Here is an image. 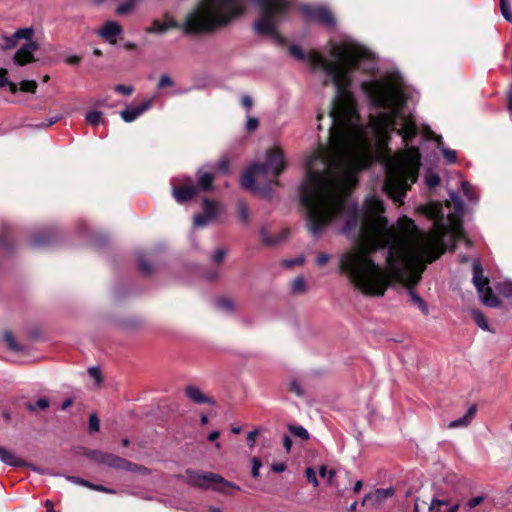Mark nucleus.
Returning a JSON list of instances; mask_svg holds the SVG:
<instances>
[{
  "mask_svg": "<svg viewBox=\"0 0 512 512\" xmlns=\"http://www.w3.org/2000/svg\"><path fill=\"white\" fill-rule=\"evenodd\" d=\"M291 56L306 61L313 70L325 75L324 85L332 83L335 95L327 116L328 145L320 144L305 160L306 175L299 189L300 203L339 186L357 184V172L365 169L376 148L385 167L384 191L395 202L403 203L421 166L420 150L410 146L419 134L414 115L406 105L414 91L399 72L363 80L360 89L370 110L365 125L350 91L353 73H373L377 60L366 47L351 38L330 45L329 60L319 52L304 53L298 45L289 46Z\"/></svg>",
  "mask_w": 512,
  "mask_h": 512,
  "instance_id": "nucleus-1",
  "label": "nucleus"
},
{
  "mask_svg": "<svg viewBox=\"0 0 512 512\" xmlns=\"http://www.w3.org/2000/svg\"><path fill=\"white\" fill-rule=\"evenodd\" d=\"M355 186L341 185L301 204L309 232L318 237L330 222L338 220L340 232L356 244L340 256L339 263L354 287L370 296H384L393 281L399 282L407 286L410 303L427 315V304L413 286L426 264L443 253L440 238L450 234L456 242L464 240L470 245L462 225L464 202L451 191L453 212L446 214L440 202L419 205L416 211L433 222L434 231L428 233L407 216L400 217L397 226L389 225L383 202L376 195L367 196L360 211L349 199Z\"/></svg>",
  "mask_w": 512,
  "mask_h": 512,
  "instance_id": "nucleus-2",
  "label": "nucleus"
},
{
  "mask_svg": "<svg viewBox=\"0 0 512 512\" xmlns=\"http://www.w3.org/2000/svg\"><path fill=\"white\" fill-rule=\"evenodd\" d=\"M259 7V17L253 27L259 35H270L277 41L283 38L277 26L287 18L291 4L286 0H252ZM246 0H200L182 24L165 15L166 29L182 28L186 34L197 35L214 32L229 25L246 11Z\"/></svg>",
  "mask_w": 512,
  "mask_h": 512,
  "instance_id": "nucleus-3",
  "label": "nucleus"
},
{
  "mask_svg": "<svg viewBox=\"0 0 512 512\" xmlns=\"http://www.w3.org/2000/svg\"><path fill=\"white\" fill-rule=\"evenodd\" d=\"M286 168L282 150L278 147L266 152L264 162H254L242 175L241 186L262 197H269L272 185H278V177Z\"/></svg>",
  "mask_w": 512,
  "mask_h": 512,
  "instance_id": "nucleus-4",
  "label": "nucleus"
},
{
  "mask_svg": "<svg viewBox=\"0 0 512 512\" xmlns=\"http://www.w3.org/2000/svg\"><path fill=\"white\" fill-rule=\"evenodd\" d=\"M197 177V182L186 175L171 179L172 195L179 204L191 200L200 191H208L212 188L214 176L211 172L205 170V167L197 171Z\"/></svg>",
  "mask_w": 512,
  "mask_h": 512,
  "instance_id": "nucleus-5",
  "label": "nucleus"
},
{
  "mask_svg": "<svg viewBox=\"0 0 512 512\" xmlns=\"http://www.w3.org/2000/svg\"><path fill=\"white\" fill-rule=\"evenodd\" d=\"M186 482L190 485L199 488H213L216 491L223 492L222 487H218L217 485L221 484L224 487H230L236 490H239L240 487L235 485L232 482L225 480L219 474L213 472H197L193 470L186 471Z\"/></svg>",
  "mask_w": 512,
  "mask_h": 512,
  "instance_id": "nucleus-6",
  "label": "nucleus"
},
{
  "mask_svg": "<svg viewBox=\"0 0 512 512\" xmlns=\"http://www.w3.org/2000/svg\"><path fill=\"white\" fill-rule=\"evenodd\" d=\"M91 458L98 463L107 465L112 468L123 469L127 471H135L137 468L136 464L127 461L112 453L102 451H92L90 454Z\"/></svg>",
  "mask_w": 512,
  "mask_h": 512,
  "instance_id": "nucleus-7",
  "label": "nucleus"
},
{
  "mask_svg": "<svg viewBox=\"0 0 512 512\" xmlns=\"http://www.w3.org/2000/svg\"><path fill=\"white\" fill-rule=\"evenodd\" d=\"M301 11L308 21H315L327 27H334L336 24L332 13L324 6L305 5Z\"/></svg>",
  "mask_w": 512,
  "mask_h": 512,
  "instance_id": "nucleus-8",
  "label": "nucleus"
},
{
  "mask_svg": "<svg viewBox=\"0 0 512 512\" xmlns=\"http://www.w3.org/2000/svg\"><path fill=\"white\" fill-rule=\"evenodd\" d=\"M203 213L196 214L193 219L194 227H205L209 222L216 220L221 214V207L207 198L203 199Z\"/></svg>",
  "mask_w": 512,
  "mask_h": 512,
  "instance_id": "nucleus-9",
  "label": "nucleus"
},
{
  "mask_svg": "<svg viewBox=\"0 0 512 512\" xmlns=\"http://www.w3.org/2000/svg\"><path fill=\"white\" fill-rule=\"evenodd\" d=\"M59 232L56 228L45 227L34 232L29 239L32 248H42L56 242Z\"/></svg>",
  "mask_w": 512,
  "mask_h": 512,
  "instance_id": "nucleus-10",
  "label": "nucleus"
},
{
  "mask_svg": "<svg viewBox=\"0 0 512 512\" xmlns=\"http://www.w3.org/2000/svg\"><path fill=\"white\" fill-rule=\"evenodd\" d=\"M26 41L14 55L13 60L16 65L24 66L35 61L34 52L38 50L39 46L31 39Z\"/></svg>",
  "mask_w": 512,
  "mask_h": 512,
  "instance_id": "nucleus-11",
  "label": "nucleus"
},
{
  "mask_svg": "<svg viewBox=\"0 0 512 512\" xmlns=\"http://www.w3.org/2000/svg\"><path fill=\"white\" fill-rule=\"evenodd\" d=\"M15 250V243L11 237V226L6 221L0 222V258L11 255Z\"/></svg>",
  "mask_w": 512,
  "mask_h": 512,
  "instance_id": "nucleus-12",
  "label": "nucleus"
},
{
  "mask_svg": "<svg viewBox=\"0 0 512 512\" xmlns=\"http://www.w3.org/2000/svg\"><path fill=\"white\" fill-rule=\"evenodd\" d=\"M152 103L153 98H149L139 105L127 107L125 110L121 111V118L127 123L133 122L148 111L152 107Z\"/></svg>",
  "mask_w": 512,
  "mask_h": 512,
  "instance_id": "nucleus-13",
  "label": "nucleus"
},
{
  "mask_svg": "<svg viewBox=\"0 0 512 512\" xmlns=\"http://www.w3.org/2000/svg\"><path fill=\"white\" fill-rule=\"evenodd\" d=\"M33 36L32 28H21L15 31L11 36L3 37L1 46L3 49L14 48L20 39L30 40Z\"/></svg>",
  "mask_w": 512,
  "mask_h": 512,
  "instance_id": "nucleus-14",
  "label": "nucleus"
},
{
  "mask_svg": "<svg viewBox=\"0 0 512 512\" xmlns=\"http://www.w3.org/2000/svg\"><path fill=\"white\" fill-rule=\"evenodd\" d=\"M122 33V27L116 21H107L98 31L100 37L111 44L116 43V37Z\"/></svg>",
  "mask_w": 512,
  "mask_h": 512,
  "instance_id": "nucleus-15",
  "label": "nucleus"
},
{
  "mask_svg": "<svg viewBox=\"0 0 512 512\" xmlns=\"http://www.w3.org/2000/svg\"><path fill=\"white\" fill-rule=\"evenodd\" d=\"M473 284L478 294H483L484 288L488 284V279L484 277V270L479 259L473 261Z\"/></svg>",
  "mask_w": 512,
  "mask_h": 512,
  "instance_id": "nucleus-16",
  "label": "nucleus"
},
{
  "mask_svg": "<svg viewBox=\"0 0 512 512\" xmlns=\"http://www.w3.org/2000/svg\"><path fill=\"white\" fill-rule=\"evenodd\" d=\"M186 397L196 404H209L213 405L214 401L212 398L203 394V392L194 385H188L184 389Z\"/></svg>",
  "mask_w": 512,
  "mask_h": 512,
  "instance_id": "nucleus-17",
  "label": "nucleus"
},
{
  "mask_svg": "<svg viewBox=\"0 0 512 512\" xmlns=\"http://www.w3.org/2000/svg\"><path fill=\"white\" fill-rule=\"evenodd\" d=\"M0 461L11 467H25L26 461L19 459L12 451L0 446Z\"/></svg>",
  "mask_w": 512,
  "mask_h": 512,
  "instance_id": "nucleus-18",
  "label": "nucleus"
},
{
  "mask_svg": "<svg viewBox=\"0 0 512 512\" xmlns=\"http://www.w3.org/2000/svg\"><path fill=\"white\" fill-rule=\"evenodd\" d=\"M476 412H477V407L475 405H471L468 408V410L465 413V415L460 417V418H458V419H456V420L451 421L448 424V428L449 429H456V428L468 427L470 425V423L472 422L473 418L475 417Z\"/></svg>",
  "mask_w": 512,
  "mask_h": 512,
  "instance_id": "nucleus-19",
  "label": "nucleus"
},
{
  "mask_svg": "<svg viewBox=\"0 0 512 512\" xmlns=\"http://www.w3.org/2000/svg\"><path fill=\"white\" fill-rule=\"evenodd\" d=\"M395 490L392 487L377 489L374 494H367L363 499V504L369 500H373L375 504H381L389 497H392Z\"/></svg>",
  "mask_w": 512,
  "mask_h": 512,
  "instance_id": "nucleus-20",
  "label": "nucleus"
},
{
  "mask_svg": "<svg viewBox=\"0 0 512 512\" xmlns=\"http://www.w3.org/2000/svg\"><path fill=\"white\" fill-rule=\"evenodd\" d=\"M260 237L265 245L275 246L282 243L286 239L287 231L283 230L275 236H270L267 228L263 227L260 230Z\"/></svg>",
  "mask_w": 512,
  "mask_h": 512,
  "instance_id": "nucleus-21",
  "label": "nucleus"
},
{
  "mask_svg": "<svg viewBox=\"0 0 512 512\" xmlns=\"http://www.w3.org/2000/svg\"><path fill=\"white\" fill-rule=\"evenodd\" d=\"M482 302L491 308H496L500 306V300L498 297L492 292L490 287L484 288L483 294H479Z\"/></svg>",
  "mask_w": 512,
  "mask_h": 512,
  "instance_id": "nucleus-22",
  "label": "nucleus"
},
{
  "mask_svg": "<svg viewBox=\"0 0 512 512\" xmlns=\"http://www.w3.org/2000/svg\"><path fill=\"white\" fill-rule=\"evenodd\" d=\"M461 189L467 200L473 204H477L479 197L476 188L472 186L468 181L461 182Z\"/></svg>",
  "mask_w": 512,
  "mask_h": 512,
  "instance_id": "nucleus-23",
  "label": "nucleus"
},
{
  "mask_svg": "<svg viewBox=\"0 0 512 512\" xmlns=\"http://www.w3.org/2000/svg\"><path fill=\"white\" fill-rule=\"evenodd\" d=\"M139 1L140 0H126L116 7V14L119 16H124L132 13Z\"/></svg>",
  "mask_w": 512,
  "mask_h": 512,
  "instance_id": "nucleus-24",
  "label": "nucleus"
},
{
  "mask_svg": "<svg viewBox=\"0 0 512 512\" xmlns=\"http://www.w3.org/2000/svg\"><path fill=\"white\" fill-rule=\"evenodd\" d=\"M472 316H473L475 323L477 324V326L479 328H481L484 331L492 332L485 315L481 311L473 310Z\"/></svg>",
  "mask_w": 512,
  "mask_h": 512,
  "instance_id": "nucleus-25",
  "label": "nucleus"
},
{
  "mask_svg": "<svg viewBox=\"0 0 512 512\" xmlns=\"http://www.w3.org/2000/svg\"><path fill=\"white\" fill-rule=\"evenodd\" d=\"M8 71L6 69L1 68L0 69V87L7 86L9 88V91L13 94H15L18 91V87L14 82H11L7 78Z\"/></svg>",
  "mask_w": 512,
  "mask_h": 512,
  "instance_id": "nucleus-26",
  "label": "nucleus"
},
{
  "mask_svg": "<svg viewBox=\"0 0 512 512\" xmlns=\"http://www.w3.org/2000/svg\"><path fill=\"white\" fill-rule=\"evenodd\" d=\"M496 290L500 295L506 298H512V281L505 280L498 282L496 285Z\"/></svg>",
  "mask_w": 512,
  "mask_h": 512,
  "instance_id": "nucleus-27",
  "label": "nucleus"
},
{
  "mask_svg": "<svg viewBox=\"0 0 512 512\" xmlns=\"http://www.w3.org/2000/svg\"><path fill=\"white\" fill-rule=\"evenodd\" d=\"M86 122L91 126H97L103 122V113L100 111L92 110L85 115Z\"/></svg>",
  "mask_w": 512,
  "mask_h": 512,
  "instance_id": "nucleus-28",
  "label": "nucleus"
},
{
  "mask_svg": "<svg viewBox=\"0 0 512 512\" xmlns=\"http://www.w3.org/2000/svg\"><path fill=\"white\" fill-rule=\"evenodd\" d=\"M237 215L239 220L246 224L249 221V209L244 201H238L237 202Z\"/></svg>",
  "mask_w": 512,
  "mask_h": 512,
  "instance_id": "nucleus-29",
  "label": "nucleus"
},
{
  "mask_svg": "<svg viewBox=\"0 0 512 512\" xmlns=\"http://www.w3.org/2000/svg\"><path fill=\"white\" fill-rule=\"evenodd\" d=\"M288 430L293 436L302 440H307L309 438V432L301 425H289Z\"/></svg>",
  "mask_w": 512,
  "mask_h": 512,
  "instance_id": "nucleus-30",
  "label": "nucleus"
},
{
  "mask_svg": "<svg viewBox=\"0 0 512 512\" xmlns=\"http://www.w3.org/2000/svg\"><path fill=\"white\" fill-rule=\"evenodd\" d=\"M167 31L164 23L157 19L152 21L151 26L145 28V32L148 34H163Z\"/></svg>",
  "mask_w": 512,
  "mask_h": 512,
  "instance_id": "nucleus-31",
  "label": "nucleus"
},
{
  "mask_svg": "<svg viewBox=\"0 0 512 512\" xmlns=\"http://www.w3.org/2000/svg\"><path fill=\"white\" fill-rule=\"evenodd\" d=\"M3 340L5 341L10 350L15 352L22 350V347L17 343L11 332L5 331L3 334Z\"/></svg>",
  "mask_w": 512,
  "mask_h": 512,
  "instance_id": "nucleus-32",
  "label": "nucleus"
},
{
  "mask_svg": "<svg viewBox=\"0 0 512 512\" xmlns=\"http://www.w3.org/2000/svg\"><path fill=\"white\" fill-rule=\"evenodd\" d=\"M137 261L140 270L145 274H150L153 271L152 266L149 264L144 253H137Z\"/></svg>",
  "mask_w": 512,
  "mask_h": 512,
  "instance_id": "nucleus-33",
  "label": "nucleus"
},
{
  "mask_svg": "<svg viewBox=\"0 0 512 512\" xmlns=\"http://www.w3.org/2000/svg\"><path fill=\"white\" fill-rule=\"evenodd\" d=\"M216 306L224 311L230 312L234 309L235 303L229 298H220L216 301Z\"/></svg>",
  "mask_w": 512,
  "mask_h": 512,
  "instance_id": "nucleus-34",
  "label": "nucleus"
},
{
  "mask_svg": "<svg viewBox=\"0 0 512 512\" xmlns=\"http://www.w3.org/2000/svg\"><path fill=\"white\" fill-rule=\"evenodd\" d=\"M425 183L428 189H434L440 184V177L432 172L425 175Z\"/></svg>",
  "mask_w": 512,
  "mask_h": 512,
  "instance_id": "nucleus-35",
  "label": "nucleus"
},
{
  "mask_svg": "<svg viewBox=\"0 0 512 512\" xmlns=\"http://www.w3.org/2000/svg\"><path fill=\"white\" fill-rule=\"evenodd\" d=\"M500 10L502 16L508 22H512V11L510 9V4L507 0H500Z\"/></svg>",
  "mask_w": 512,
  "mask_h": 512,
  "instance_id": "nucleus-36",
  "label": "nucleus"
},
{
  "mask_svg": "<svg viewBox=\"0 0 512 512\" xmlns=\"http://www.w3.org/2000/svg\"><path fill=\"white\" fill-rule=\"evenodd\" d=\"M306 288L305 280L303 277L295 278L291 283V289L293 293H301L304 292Z\"/></svg>",
  "mask_w": 512,
  "mask_h": 512,
  "instance_id": "nucleus-37",
  "label": "nucleus"
},
{
  "mask_svg": "<svg viewBox=\"0 0 512 512\" xmlns=\"http://www.w3.org/2000/svg\"><path fill=\"white\" fill-rule=\"evenodd\" d=\"M37 89V83L34 80H23L20 82V90L23 92L35 93Z\"/></svg>",
  "mask_w": 512,
  "mask_h": 512,
  "instance_id": "nucleus-38",
  "label": "nucleus"
},
{
  "mask_svg": "<svg viewBox=\"0 0 512 512\" xmlns=\"http://www.w3.org/2000/svg\"><path fill=\"white\" fill-rule=\"evenodd\" d=\"M441 152L447 163L452 164L457 161V152L455 150L449 149L447 147H441Z\"/></svg>",
  "mask_w": 512,
  "mask_h": 512,
  "instance_id": "nucleus-39",
  "label": "nucleus"
},
{
  "mask_svg": "<svg viewBox=\"0 0 512 512\" xmlns=\"http://www.w3.org/2000/svg\"><path fill=\"white\" fill-rule=\"evenodd\" d=\"M49 407V401L46 398H39L35 404H28L27 408L29 411H35L36 409L45 410Z\"/></svg>",
  "mask_w": 512,
  "mask_h": 512,
  "instance_id": "nucleus-40",
  "label": "nucleus"
},
{
  "mask_svg": "<svg viewBox=\"0 0 512 512\" xmlns=\"http://www.w3.org/2000/svg\"><path fill=\"white\" fill-rule=\"evenodd\" d=\"M60 119H61V116L56 115V116L48 118L47 120H45L43 122L35 124L34 127L38 128V129H46V128L52 126L53 124L57 123Z\"/></svg>",
  "mask_w": 512,
  "mask_h": 512,
  "instance_id": "nucleus-41",
  "label": "nucleus"
},
{
  "mask_svg": "<svg viewBox=\"0 0 512 512\" xmlns=\"http://www.w3.org/2000/svg\"><path fill=\"white\" fill-rule=\"evenodd\" d=\"M99 429H100L99 418L95 413H92L89 416V431L90 432H98Z\"/></svg>",
  "mask_w": 512,
  "mask_h": 512,
  "instance_id": "nucleus-42",
  "label": "nucleus"
},
{
  "mask_svg": "<svg viewBox=\"0 0 512 512\" xmlns=\"http://www.w3.org/2000/svg\"><path fill=\"white\" fill-rule=\"evenodd\" d=\"M259 126V120L256 117L247 116L245 128L248 132L255 131Z\"/></svg>",
  "mask_w": 512,
  "mask_h": 512,
  "instance_id": "nucleus-43",
  "label": "nucleus"
},
{
  "mask_svg": "<svg viewBox=\"0 0 512 512\" xmlns=\"http://www.w3.org/2000/svg\"><path fill=\"white\" fill-rule=\"evenodd\" d=\"M484 500L483 496H477L472 499H470L464 506V508L469 511L474 509L475 507L479 506Z\"/></svg>",
  "mask_w": 512,
  "mask_h": 512,
  "instance_id": "nucleus-44",
  "label": "nucleus"
},
{
  "mask_svg": "<svg viewBox=\"0 0 512 512\" xmlns=\"http://www.w3.org/2000/svg\"><path fill=\"white\" fill-rule=\"evenodd\" d=\"M305 474H306L307 480L310 483H312L314 487H317L319 485V482L316 477V473L313 468H311V467L306 468Z\"/></svg>",
  "mask_w": 512,
  "mask_h": 512,
  "instance_id": "nucleus-45",
  "label": "nucleus"
},
{
  "mask_svg": "<svg viewBox=\"0 0 512 512\" xmlns=\"http://www.w3.org/2000/svg\"><path fill=\"white\" fill-rule=\"evenodd\" d=\"M289 390L299 397L303 395L302 387L297 380L290 381Z\"/></svg>",
  "mask_w": 512,
  "mask_h": 512,
  "instance_id": "nucleus-46",
  "label": "nucleus"
},
{
  "mask_svg": "<svg viewBox=\"0 0 512 512\" xmlns=\"http://www.w3.org/2000/svg\"><path fill=\"white\" fill-rule=\"evenodd\" d=\"M173 85H174V81L172 80V78L169 75L164 74L160 77L157 87L159 89H161L166 86H173Z\"/></svg>",
  "mask_w": 512,
  "mask_h": 512,
  "instance_id": "nucleus-47",
  "label": "nucleus"
},
{
  "mask_svg": "<svg viewBox=\"0 0 512 512\" xmlns=\"http://www.w3.org/2000/svg\"><path fill=\"white\" fill-rule=\"evenodd\" d=\"M226 255V250L223 249V248H218L216 249V251L213 253L212 257H211V260L214 262V263H220L224 257Z\"/></svg>",
  "mask_w": 512,
  "mask_h": 512,
  "instance_id": "nucleus-48",
  "label": "nucleus"
},
{
  "mask_svg": "<svg viewBox=\"0 0 512 512\" xmlns=\"http://www.w3.org/2000/svg\"><path fill=\"white\" fill-rule=\"evenodd\" d=\"M261 466H262V462L259 458L255 457L252 459L251 473L254 478H257L259 476V470H260Z\"/></svg>",
  "mask_w": 512,
  "mask_h": 512,
  "instance_id": "nucleus-49",
  "label": "nucleus"
},
{
  "mask_svg": "<svg viewBox=\"0 0 512 512\" xmlns=\"http://www.w3.org/2000/svg\"><path fill=\"white\" fill-rule=\"evenodd\" d=\"M217 170L223 174H226L229 170V161L228 159L226 158H222L221 160L218 161L217 165Z\"/></svg>",
  "mask_w": 512,
  "mask_h": 512,
  "instance_id": "nucleus-50",
  "label": "nucleus"
},
{
  "mask_svg": "<svg viewBox=\"0 0 512 512\" xmlns=\"http://www.w3.org/2000/svg\"><path fill=\"white\" fill-rule=\"evenodd\" d=\"M88 374L95 380L97 384L101 382V372L97 367H90L88 369Z\"/></svg>",
  "mask_w": 512,
  "mask_h": 512,
  "instance_id": "nucleus-51",
  "label": "nucleus"
},
{
  "mask_svg": "<svg viewBox=\"0 0 512 512\" xmlns=\"http://www.w3.org/2000/svg\"><path fill=\"white\" fill-rule=\"evenodd\" d=\"M115 91L123 94V95H130L132 92H133V87L132 86H126V85H122V84H118L115 86Z\"/></svg>",
  "mask_w": 512,
  "mask_h": 512,
  "instance_id": "nucleus-52",
  "label": "nucleus"
},
{
  "mask_svg": "<svg viewBox=\"0 0 512 512\" xmlns=\"http://www.w3.org/2000/svg\"><path fill=\"white\" fill-rule=\"evenodd\" d=\"M67 480L74 484L85 486V487H88L89 483H90L87 480L80 478V477H76V476H68Z\"/></svg>",
  "mask_w": 512,
  "mask_h": 512,
  "instance_id": "nucleus-53",
  "label": "nucleus"
},
{
  "mask_svg": "<svg viewBox=\"0 0 512 512\" xmlns=\"http://www.w3.org/2000/svg\"><path fill=\"white\" fill-rule=\"evenodd\" d=\"M64 60L70 65H78L81 61V57L78 55H65Z\"/></svg>",
  "mask_w": 512,
  "mask_h": 512,
  "instance_id": "nucleus-54",
  "label": "nucleus"
},
{
  "mask_svg": "<svg viewBox=\"0 0 512 512\" xmlns=\"http://www.w3.org/2000/svg\"><path fill=\"white\" fill-rule=\"evenodd\" d=\"M88 488L95 490V491L104 492V493H115L114 490L106 488L103 485H96V484L89 483Z\"/></svg>",
  "mask_w": 512,
  "mask_h": 512,
  "instance_id": "nucleus-55",
  "label": "nucleus"
},
{
  "mask_svg": "<svg viewBox=\"0 0 512 512\" xmlns=\"http://www.w3.org/2000/svg\"><path fill=\"white\" fill-rule=\"evenodd\" d=\"M241 104L247 110H250L253 106V100L249 95H243L241 98Z\"/></svg>",
  "mask_w": 512,
  "mask_h": 512,
  "instance_id": "nucleus-56",
  "label": "nucleus"
},
{
  "mask_svg": "<svg viewBox=\"0 0 512 512\" xmlns=\"http://www.w3.org/2000/svg\"><path fill=\"white\" fill-rule=\"evenodd\" d=\"M319 474L321 477H323V478L328 477V479L331 480L335 475V471L334 470L328 471L326 466H321L319 469Z\"/></svg>",
  "mask_w": 512,
  "mask_h": 512,
  "instance_id": "nucleus-57",
  "label": "nucleus"
},
{
  "mask_svg": "<svg viewBox=\"0 0 512 512\" xmlns=\"http://www.w3.org/2000/svg\"><path fill=\"white\" fill-rule=\"evenodd\" d=\"M258 434V430L250 431L247 435V443L250 447H253L255 445L256 436Z\"/></svg>",
  "mask_w": 512,
  "mask_h": 512,
  "instance_id": "nucleus-58",
  "label": "nucleus"
},
{
  "mask_svg": "<svg viewBox=\"0 0 512 512\" xmlns=\"http://www.w3.org/2000/svg\"><path fill=\"white\" fill-rule=\"evenodd\" d=\"M330 259V255L326 254V253H321L318 255L317 259H316V263L320 266L322 265H325Z\"/></svg>",
  "mask_w": 512,
  "mask_h": 512,
  "instance_id": "nucleus-59",
  "label": "nucleus"
},
{
  "mask_svg": "<svg viewBox=\"0 0 512 512\" xmlns=\"http://www.w3.org/2000/svg\"><path fill=\"white\" fill-rule=\"evenodd\" d=\"M304 262V258L303 257H299V258H296V259H293V260H287L284 262V264L287 266V267H291V266H294V265H301L303 264Z\"/></svg>",
  "mask_w": 512,
  "mask_h": 512,
  "instance_id": "nucleus-60",
  "label": "nucleus"
},
{
  "mask_svg": "<svg viewBox=\"0 0 512 512\" xmlns=\"http://www.w3.org/2000/svg\"><path fill=\"white\" fill-rule=\"evenodd\" d=\"M283 446H284L286 452L289 453L291 450V447H292V440H291L290 436L285 435L283 437Z\"/></svg>",
  "mask_w": 512,
  "mask_h": 512,
  "instance_id": "nucleus-61",
  "label": "nucleus"
},
{
  "mask_svg": "<svg viewBox=\"0 0 512 512\" xmlns=\"http://www.w3.org/2000/svg\"><path fill=\"white\" fill-rule=\"evenodd\" d=\"M271 469L276 473H282L286 470V465L284 463H275L271 466Z\"/></svg>",
  "mask_w": 512,
  "mask_h": 512,
  "instance_id": "nucleus-62",
  "label": "nucleus"
},
{
  "mask_svg": "<svg viewBox=\"0 0 512 512\" xmlns=\"http://www.w3.org/2000/svg\"><path fill=\"white\" fill-rule=\"evenodd\" d=\"M446 504H447V502L445 500L433 499L431 506H430V510L436 509V508H438L442 505H446Z\"/></svg>",
  "mask_w": 512,
  "mask_h": 512,
  "instance_id": "nucleus-63",
  "label": "nucleus"
},
{
  "mask_svg": "<svg viewBox=\"0 0 512 512\" xmlns=\"http://www.w3.org/2000/svg\"><path fill=\"white\" fill-rule=\"evenodd\" d=\"M44 504H45V507L47 509V512H56L54 510V505H53V502L51 500H46Z\"/></svg>",
  "mask_w": 512,
  "mask_h": 512,
  "instance_id": "nucleus-64",
  "label": "nucleus"
}]
</instances>
